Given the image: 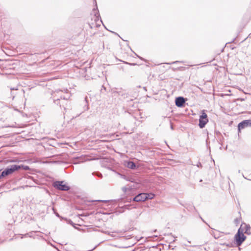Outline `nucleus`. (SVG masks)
<instances>
[{"instance_id":"10","label":"nucleus","mask_w":251,"mask_h":251,"mask_svg":"<svg viewBox=\"0 0 251 251\" xmlns=\"http://www.w3.org/2000/svg\"><path fill=\"white\" fill-rule=\"evenodd\" d=\"M127 167L129 168L133 169L136 167V165L133 162H129L127 164Z\"/></svg>"},{"instance_id":"14","label":"nucleus","mask_w":251,"mask_h":251,"mask_svg":"<svg viewBox=\"0 0 251 251\" xmlns=\"http://www.w3.org/2000/svg\"><path fill=\"white\" fill-rule=\"evenodd\" d=\"M178 62H180L179 61H174V62H173L172 63H167V64H176V63H178Z\"/></svg>"},{"instance_id":"8","label":"nucleus","mask_w":251,"mask_h":251,"mask_svg":"<svg viewBox=\"0 0 251 251\" xmlns=\"http://www.w3.org/2000/svg\"><path fill=\"white\" fill-rule=\"evenodd\" d=\"M176 105L178 107H181L185 103V100L183 97H178L176 99Z\"/></svg>"},{"instance_id":"7","label":"nucleus","mask_w":251,"mask_h":251,"mask_svg":"<svg viewBox=\"0 0 251 251\" xmlns=\"http://www.w3.org/2000/svg\"><path fill=\"white\" fill-rule=\"evenodd\" d=\"M146 193H140L133 198V201L137 202L144 201L147 200Z\"/></svg>"},{"instance_id":"17","label":"nucleus","mask_w":251,"mask_h":251,"mask_svg":"<svg viewBox=\"0 0 251 251\" xmlns=\"http://www.w3.org/2000/svg\"><path fill=\"white\" fill-rule=\"evenodd\" d=\"M200 165H201V164L200 163H199V164L198 165V167H199Z\"/></svg>"},{"instance_id":"9","label":"nucleus","mask_w":251,"mask_h":251,"mask_svg":"<svg viewBox=\"0 0 251 251\" xmlns=\"http://www.w3.org/2000/svg\"><path fill=\"white\" fill-rule=\"evenodd\" d=\"M122 191H123V192H124L125 193H126L130 192L132 189V187L129 186H126L123 187L122 188Z\"/></svg>"},{"instance_id":"15","label":"nucleus","mask_w":251,"mask_h":251,"mask_svg":"<svg viewBox=\"0 0 251 251\" xmlns=\"http://www.w3.org/2000/svg\"><path fill=\"white\" fill-rule=\"evenodd\" d=\"M234 221H235L236 224H238V220L237 219H235Z\"/></svg>"},{"instance_id":"19","label":"nucleus","mask_w":251,"mask_h":251,"mask_svg":"<svg viewBox=\"0 0 251 251\" xmlns=\"http://www.w3.org/2000/svg\"><path fill=\"white\" fill-rule=\"evenodd\" d=\"M27 168H28V167H26L25 169H26Z\"/></svg>"},{"instance_id":"13","label":"nucleus","mask_w":251,"mask_h":251,"mask_svg":"<svg viewBox=\"0 0 251 251\" xmlns=\"http://www.w3.org/2000/svg\"><path fill=\"white\" fill-rule=\"evenodd\" d=\"M121 177H122V178H123V179H125L126 180H129V181H130V180H129V179H127V177H126V176H125V175H121ZM131 182H132V181H131Z\"/></svg>"},{"instance_id":"1","label":"nucleus","mask_w":251,"mask_h":251,"mask_svg":"<svg viewBox=\"0 0 251 251\" xmlns=\"http://www.w3.org/2000/svg\"><path fill=\"white\" fill-rule=\"evenodd\" d=\"M70 95L68 93L67 90H65L64 92L59 90L53 93L54 101L56 104H58L57 101L60 99L67 100L70 98Z\"/></svg>"},{"instance_id":"16","label":"nucleus","mask_w":251,"mask_h":251,"mask_svg":"<svg viewBox=\"0 0 251 251\" xmlns=\"http://www.w3.org/2000/svg\"><path fill=\"white\" fill-rule=\"evenodd\" d=\"M97 175L99 177H102V175L100 173L98 174Z\"/></svg>"},{"instance_id":"4","label":"nucleus","mask_w":251,"mask_h":251,"mask_svg":"<svg viewBox=\"0 0 251 251\" xmlns=\"http://www.w3.org/2000/svg\"><path fill=\"white\" fill-rule=\"evenodd\" d=\"M208 122V119L207 114L204 110L201 112V115L200 116L199 126L200 128H203L206 124Z\"/></svg>"},{"instance_id":"5","label":"nucleus","mask_w":251,"mask_h":251,"mask_svg":"<svg viewBox=\"0 0 251 251\" xmlns=\"http://www.w3.org/2000/svg\"><path fill=\"white\" fill-rule=\"evenodd\" d=\"M53 186L58 190L62 191H67L69 190L70 187L63 181H57L53 183Z\"/></svg>"},{"instance_id":"2","label":"nucleus","mask_w":251,"mask_h":251,"mask_svg":"<svg viewBox=\"0 0 251 251\" xmlns=\"http://www.w3.org/2000/svg\"><path fill=\"white\" fill-rule=\"evenodd\" d=\"M20 168H21V167L19 165H12L10 166V168H6L3 171H2L1 174V176L3 177L8 176L14 173L15 171L18 170Z\"/></svg>"},{"instance_id":"6","label":"nucleus","mask_w":251,"mask_h":251,"mask_svg":"<svg viewBox=\"0 0 251 251\" xmlns=\"http://www.w3.org/2000/svg\"><path fill=\"white\" fill-rule=\"evenodd\" d=\"M248 126H251V120H247L240 123L238 126L239 130L244 128Z\"/></svg>"},{"instance_id":"18","label":"nucleus","mask_w":251,"mask_h":251,"mask_svg":"<svg viewBox=\"0 0 251 251\" xmlns=\"http://www.w3.org/2000/svg\"><path fill=\"white\" fill-rule=\"evenodd\" d=\"M11 90H15V89L17 90V89H15V88H11Z\"/></svg>"},{"instance_id":"3","label":"nucleus","mask_w":251,"mask_h":251,"mask_svg":"<svg viewBox=\"0 0 251 251\" xmlns=\"http://www.w3.org/2000/svg\"><path fill=\"white\" fill-rule=\"evenodd\" d=\"M236 244L237 246H240L245 240L246 236L244 235L243 231H241V228L238 230L237 233L234 237Z\"/></svg>"},{"instance_id":"12","label":"nucleus","mask_w":251,"mask_h":251,"mask_svg":"<svg viewBox=\"0 0 251 251\" xmlns=\"http://www.w3.org/2000/svg\"><path fill=\"white\" fill-rule=\"evenodd\" d=\"M146 196L147 197V199L151 200V199H153V198L154 197V195L152 193H149V194L146 193Z\"/></svg>"},{"instance_id":"11","label":"nucleus","mask_w":251,"mask_h":251,"mask_svg":"<svg viewBox=\"0 0 251 251\" xmlns=\"http://www.w3.org/2000/svg\"><path fill=\"white\" fill-rule=\"evenodd\" d=\"M245 226L246 227V230L245 231V233L248 234H250L251 233V227L249 225H245Z\"/></svg>"}]
</instances>
